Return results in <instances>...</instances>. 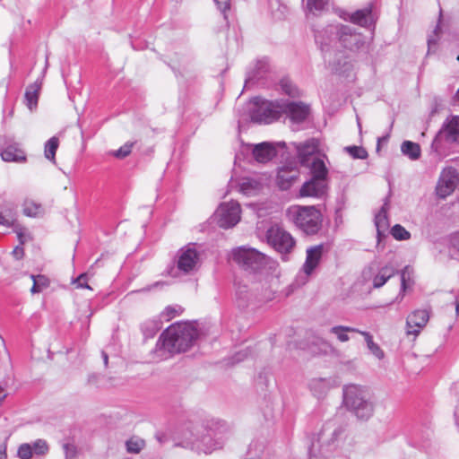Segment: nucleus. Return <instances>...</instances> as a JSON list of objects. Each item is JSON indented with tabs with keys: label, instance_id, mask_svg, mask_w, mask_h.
<instances>
[{
	"label": "nucleus",
	"instance_id": "obj_53",
	"mask_svg": "<svg viewBox=\"0 0 459 459\" xmlns=\"http://www.w3.org/2000/svg\"><path fill=\"white\" fill-rule=\"evenodd\" d=\"M326 168L324 159H321L320 143L317 139V178H319V169Z\"/></svg>",
	"mask_w": 459,
	"mask_h": 459
},
{
	"label": "nucleus",
	"instance_id": "obj_62",
	"mask_svg": "<svg viewBox=\"0 0 459 459\" xmlns=\"http://www.w3.org/2000/svg\"><path fill=\"white\" fill-rule=\"evenodd\" d=\"M6 458V453H5V446H0V459H5Z\"/></svg>",
	"mask_w": 459,
	"mask_h": 459
},
{
	"label": "nucleus",
	"instance_id": "obj_15",
	"mask_svg": "<svg viewBox=\"0 0 459 459\" xmlns=\"http://www.w3.org/2000/svg\"><path fill=\"white\" fill-rule=\"evenodd\" d=\"M199 264V255L193 247H186L178 251V268L189 273L197 269Z\"/></svg>",
	"mask_w": 459,
	"mask_h": 459
},
{
	"label": "nucleus",
	"instance_id": "obj_12",
	"mask_svg": "<svg viewBox=\"0 0 459 459\" xmlns=\"http://www.w3.org/2000/svg\"><path fill=\"white\" fill-rule=\"evenodd\" d=\"M339 16L342 20L362 28L372 30L376 28L377 21L374 17L371 4L362 9H358L353 13L341 11Z\"/></svg>",
	"mask_w": 459,
	"mask_h": 459
},
{
	"label": "nucleus",
	"instance_id": "obj_25",
	"mask_svg": "<svg viewBox=\"0 0 459 459\" xmlns=\"http://www.w3.org/2000/svg\"><path fill=\"white\" fill-rule=\"evenodd\" d=\"M41 88V83L39 82H35L32 84H30L25 91V103L29 109L32 110L38 105L39 100V92Z\"/></svg>",
	"mask_w": 459,
	"mask_h": 459
},
{
	"label": "nucleus",
	"instance_id": "obj_7",
	"mask_svg": "<svg viewBox=\"0 0 459 459\" xmlns=\"http://www.w3.org/2000/svg\"><path fill=\"white\" fill-rule=\"evenodd\" d=\"M287 215L306 234L316 233L315 206L293 205L287 210Z\"/></svg>",
	"mask_w": 459,
	"mask_h": 459
},
{
	"label": "nucleus",
	"instance_id": "obj_36",
	"mask_svg": "<svg viewBox=\"0 0 459 459\" xmlns=\"http://www.w3.org/2000/svg\"><path fill=\"white\" fill-rule=\"evenodd\" d=\"M347 152L355 160H366L368 157L367 150L363 146L350 145L344 148Z\"/></svg>",
	"mask_w": 459,
	"mask_h": 459
},
{
	"label": "nucleus",
	"instance_id": "obj_63",
	"mask_svg": "<svg viewBox=\"0 0 459 459\" xmlns=\"http://www.w3.org/2000/svg\"><path fill=\"white\" fill-rule=\"evenodd\" d=\"M437 110H438V104L436 101L435 104L433 105V107L431 108L430 116H433L435 113L437 112Z\"/></svg>",
	"mask_w": 459,
	"mask_h": 459
},
{
	"label": "nucleus",
	"instance_id": "obj_61",
	"mask_svg": "<svg viewBox=\"0 0 459 459\" xmlns=\"http://www.w3.org/2000/svg\"><path fill=\"white\" fill-rule=\"evenodd\" d=\"M404 294L405 292H402V290H400L398 295L395 297L394 302H400L401 300H403V299L404 298Z\"/></svg>",
	"mask_w": 459,
	"mask_h": 459
},
{
	"label": "nucleus",
	"instance_id": "obj_35",
	"mask_svg": "<svg viewBox=\"0 0 459 459\" xmlns=\"http://www.w3.org/2000/svg\"><path fill=\"white\" fill-rule=\"evenodd\" d=\"M23 213L29 217H36L42 214L43 210L39 204L31 200H26L23 203Z\"/></svg>",
	"mask_w": 459,
	"mask_h": 459
},
{
	"label": "nucleus",
	"instance_id": "obj_3",
	"mask_svg": "<svg viewBox=\"0 0 459 459\" xmlns=\"http://www.w3.org/2000/svg\"><path fill=\"white\" fill-rule=\"evenodd\" d=\"M453 144H459V116L451 115L443 122L430 144V152L436 158L446 157Z\"/></svg>",
	"mask_w": 459,
	"mask_h": 459
},
{
	"label": "nucleus",
	"instance_id": "obj_17",
	"mask_svg": "<svg viewBox=\"0 0 459 459\" xmlns=\"http://www.w3.org/2000/svg\"><path fill=\"white\" fill-rule=\"evenodd\" d=\"M429 321V313L425 309H416L406 318V333L418 335Z\"/></svg>",
	"mask_w": 459,
	"mask_h": 459
},
{
	"label": "nucleus",
	"instance_id": "obj_45",
	"mask_svg": "<svg viewBox=\"0 0 459 459\" xmlns=\"http://www.w3.org/2000/svg\"><path fill=\"white\" fill-rule=\"evenodd\" d=\"M440 30V26L437 23L436 25V28L433 31L434 35H431L428 39V54L434 53L437 50V42H438V37L437 32Z\"/></svg>",
	"mask_w": 459,
	"mask_h": 459
},
{
	"label": "nucleus",
	"instance_id": "obj_27",
	"mask_svg": "<svg viewBox=\"0 0 459 459\" xmlns=\"http://www.w3.org/2000/svg\"><path fill=\"white\" fill-rule=\"evenodd\" d=\"M374 224L377 230L387 231L389 229V220L387 215V203L385 202L379 212L375 215Z\"/></svg>",
	"mask_w": 459,
	"mask_h": 459
},
{
	"label": "nucleus",
	"instance_id": "obj_31",
	"mask_svg": "<svg viewBox=\"0 0 459 459\" xmlns=\"http://www.w3.org/2000/svg\"><path fill=\"white\" fill-rule=\"evenodd\" d=\"M310 179L306 181L299 190L301 197L316 195V170H310Z\"/></svg>",
	"mask_w": 459,
	"mask_h": 459
},
{
	"label": "nucleus",
	"instance_id": "obj_24",
	"mask_svg": "<svg viewBox=\"0 0 459 459\" xmlns=\"http://www.w3.org/2000/svg\"><path fill=\"white\" fill-rule=\"evenodd\" d=\"M401 152L411 160H417L421 156L420 145L410 140H404L401 143Z\"/></svg>",
	"mask_w": 459,
	"mask_h": 459
},
{
	"label": "nucleus",
	"instance_id": "obj_2",
	"mask_svg": "<svg viewBox=\"0 0 459 459\" xmlns=\"http://www.w3.org/2000/svg\"><path fill=\"white\" fill-rule=\"evenodd\" d=\"M342 404L359 420H368L374 411L367 389L359 385L348 384L342 387Z\"/></svg>",
	"mask_w": 459,
	"mask_h": 459
},
{
	"label": "nucleus",
	"instance_id": "obj_20",
	"mask_svg": "<svg viewBox=\"0 0 459 459\" xmlns=\"http://www.w3.org/2000/svg\"><path fill=\"white\" fill-rule=\"evenodd\" d=\"M253 157L257 162L265 163L271 160L277 153L275 146L267 142L254 145Z\"/></svg>",
	"mask_w": 459,
	"mask_h": 459
},
{
	"label": "nucleus",
	"instance_id": "obj_28",
	"mask_svg": "<svg viewBox=\"0 0 459 459\" xmlns=\"http://www.w3.org/2000/svg\"><path fill=\"white\" fill-rule=\"evenodd\" d=\"M161 328L160 319H147L141 324V329L146 337H152Z\"/></svg>",
	"mask_w": 459,
	"mask_h": 459
},
{
	"label": "nucleus",
	"instance_id": "obj_58",
	"mask_svg": "<svg viewBox=\"0 0 459 459\" xmlns=\"http://www.w3.org/2000/svg\"><path fill=\"white\" fill-rule=\"evenodd\" d=\"M328 4L329 0H317V12L325 10Z\"/></svg>",
	"mask_w": 459,
	"mask_h": 459
},
{
	"label": "nucleus",
	"instance_id": "obj_49",
	"mask_svg": "<svg viewBox=\"0 0 459 459\" xmlns=\"http://www.w3.org/2000/svg\"><path fill=\"white\" fill-rule=\"evenodd\" d=\"M217 8L222 13L224 19L227 20L228 14L227 12L230 7V0H213Z\"/></svg>",
	"mask_w": 459,
	"mask_h": 459
},
{
	"label": "nucleus",
	"instance_id": "obj_46",
	"mask_svg": "<svg viewBox=\"0 0 459 459\" xmlns=\"http://www.w3.org/2000/svg\"><path fill=\"white\" fill-rule=\"evenodd\" d=\"M134 146V143H126L123 146H121L118 150L113 152V155L118 159H124L127 157Z\"/></svg>",
	"mask_w": 459,
	"mask_h": 459
},
{
	"label": "nucleus",
	"instance_id": "obj_38",
	"mask_svg": "<svg viewBox=\"0 0 459 459\" xmlns=\"http://www.w3.org/2000/svg\"><path fill=\"white\" fill-rule=\"evenodd\" d=\"M237 301L239 307H246L252 297L246 285H239L236 290Z\"/></svg>",
	"mask_w": 459,
	"mask_h": 459
},
{
	"label": "nucleus",
	"instance_id": "obj_18",
	"mask_svg": "<svg viewBox=\"0 0 459 459\" xmlns=\"http://www.w3.org/2000/svg\"><path fill=\"white\" fill-rule=\"evenodd\" d=\"M48 451V446L43 439H37L33 443H23L19 446L17 456L20 459H30L34 455H43Z\"/></svg>",
	"mask_w": 459,
	"mask_h": 459
},
{
	"label": "nucleus",
	"instance_id": "obj_57",
	"mask_svg": "<svg viewBox=\"0 0 459 459\" xmlns=\"http://www.w3.org/2000/svg\"><path fill=\"white\" fill-rule=\"evenodd\" d=\"M273 299H274V291H273L272 290L266 289L264 290V293L263 294L262 299L264 301H270V300H273Z\"/></svg>",
	"mask_w": 459,
	"mask_h": 459
},
{
	"label": "nucleus",
	"instance_id": "obj_21",
	"mask_svg": "<svg viewBox=\"0 0 459 459\" xmlns=\"http://www.w3.org/2000/svg\"><path fill=\"white\" fill-rule=\"evenodd\" d=\"M14 203L4 201L0 210V224L6 227H13L16 221L17 211Z\"/></svg>",
	"mask_w": 459,
	"mask_h": 459
},
{
	"label": "nucleus",
	"instance_id": "obj_29",
	"mask_svg": "<svg viewBox=\"0 0 459 459\" xmlns=\"http://www.w3.org/2000/svg\"><path fill=\"white\" fill-rule=\"evenodd\" d=\"M330 333L334 334L340 342H345L350 340L348 333H359V330L351 326L334 325L330 329Z\"/></svg>",
	"mask_w": 459,
	"mask_h": 459
},
{
	"label": "nucleus",
	"instance_id": "obj_8",
	"mask_svg": "<svg viewBox=\"0 0 459 459\" xmlns=\"http://www.w3.org/2000/svg\"><path fill=\"white\" fill-rule=\"evenodd\" d=\"M232 257L235 262L243 266L246 270H258L264 267L268 257L255 248L240 247L233 250Z\"/></svg>",
	"mask_w": 459,
	"mask_h": 459
},
{
	"label": "nucleus",
	"instance_id": "obj_59",
	"mask_svg": "<svg viewBox=\"0 0 459 459\" xmlns=\"http://www.w3.org/2000/svg\"><path fill=\"white\" fill-rule=\"evenodd\" d=\"M451 242L453 247L459 251V230L453 235Z\"/></svg>",
	"mask_w": 459,
	"mask_h": 459
},
{
	"label": "nucleus",
	"instance_id": "obj_30",
	"mask_svg": "<svg viewBox=\"0 0 459 459\" xmlns=\"http://www.w3.org/2000/svg\"><path fill=\"white\" fill-rule=\"evenodd\" d=\"M359 333L364 335L367 346L371 353L378 359H382L385 357V352L380 346L374 342L373 336L368 332L365 331H359Z\"/></svg>",
	"mask_w": 459,
	"mask_h": 459
},
{
	"label": "nucleus",
	"instance_id": "obj_48",
	"mask_svg": "<svg viewBox=\"0 0 459 459\" xmlns=\"http://www.w3.org/2000/svg\"><path fill=\"white\" fill-rule=\"evenodd\" d=\"M326 212V207L324 204L323 207L320 204H317V238L321 235V228L323 226L324 221H325V215L324 212Z\"/></svg>",
	"mask_w": 459,
	"mask_h": 459
},
{
	"label": "nucleus",
	"instance_id": "obj_6",
	"mask_svg": "<svg viewBox=\"0 0 459 459\" xmlns=\"http://www.w3.org/2000/svg\"><path fill=\"white\" fill-rule=\"evenodd\" d=\"M230 432V428L226 421L217 420L212 422L207 436H204L201 444L196 448L202 449L204 453H211L214 449L221 448Z\"/></svg>",
	"mask_w": 459,
	"mask_h": 459
},
{
	"label": "nucleus",
	"instance_id": "obj_44",
	"mask_svg": "<svg viewBox=\"0 0 459 459\" xmlns=\"http://www.w3.org/2000/svg\"><path fill=\"white\" fill-rule=\"evenodd\" d=\"M407 267L399 271L397 274H400L401 280V288L402 292H406L408 290L411 288L413 281L410 278V274L406 271Z\"/></svg>",
	"mask_w": 459,
	"mask_h": 459
},
{
	"label": "nucleus",
	"instance_id": "obj_47",
	"mask_svg": "<svg viewBox=\"0 0 459 459\" xmlns=\"http://www.w3.org/2000/svg\"><path fill=\"white\" fill-rule=\"evenodd\" d=\"M333 244V238H327L326 242L317 243V267L321 260V256L324 252L328 251Z\"/></svg>",
	"mask_w": 459,
	"mask_h": 459
},
{
	"label": "nucleus",
	"instance_id": "obj_10",
	"mask_svg": "<svg viewBox=\"0 0 459 459\" xmlns=\"http://www.w3.org/2000/svg\"><path fill=\"white\" fill-rule=\"evenodd\" d=\"M240 212L238 203L234 201L223 203L214 212V220L221 228H232L240 221Z\"/></svg>",
	"mask_w": 459,
	"mask_h": 459
},
{
	"label": "nucleus",
	"instance_id": "obj_11",
	"mask_svg": "<svg viewBox=\"0 0 459 459\" xmlns=\"http://www.w3.org/2000/svg\"><path fill=\"white\" fill-rule=\"evenodd\" d=\"M266 238L269 245L284 254L290 253L295 245L291 235L279 225H273L268 229Z\"/></svg>",
	"mask_w": 459,
	"mask_h": 459
},
{
	"label": "nucleus",
	"instance_id": "obj_34",
	"mask_svg": "<svg viewBox=\"0 0 459 459\" xmlns=\"http://www.w3.org/2000/svg\"><path fill=\"white\" fill-rule=\"evenodd\" d=\"M59 145L58 138L56 136L51 137L45 143L44 154L46 159L55 162L56 160V152Z\"/></svg>",
	"mask_w": 459,
	"mask_h": 459
},
{
	"label": "nucleus",
	"instance_id": "obj_54",
	"mask_svg": "<svg viewBox=\"0 0 459 459\" xmlns=\"http://www.w3.org/2000/svg\"><path fill=\"white\" fill-rule=\"evenodd\" d=\"M15 259L20 260L24 255V250L21 246H17L12 252Z\"/></svg>",
	"mask_w": 459,
	"mask_h": 459
},
{
	"label": "nucleus",
	"instance_id": "obj_55",
	"mask_svg": "<svg viewBox=\"0 0 459 459\" xmlns=\"http://www.w3.org/2000/svg\"><path fill=\"white\" fill-rule=\"evenodd\" d=\"M328 168H321L319 169V181H327L328 179Z\"/></svg>",
	"mask_w": 459,
	"mask_h": 459
},
{
	"label": "nucleus",
	"instance_id": "obj_26",
	"mask_svg": "<svg viewBox=\"0 0 459 459\" xmlns=\"http://www.w3.org/2000/svg\"><path fill=\"white\" fill-rule=\"evenodd\" d=\"M261 186L262 183L254 178H244L239 184L240 191L247 195L255 194Z\"/></svg>",
	"mask_w": 459,
	"mask_h": 459
},
{
	"label": "nucleus",
	"instance_id": "obj_50",
	"mask_svg": "<svg viewBox=\"0 0 459 459\" xmlns=\"http://www.w3.org/2000/svg\"><path fill=\"white\" fill-rule=\"evenodd\" d=\"M329 190L326 181L317 180V199H325Z\"/></svg>",
	"mask_w": 459,
	"mask_h": 459
},
{
	"label": "nucleus",
	"instance_id": "obj_52",
	"mask_svg": "<svg viewBox=\"0 0 459 459\" xmlns=\"http://www.w3.org/2000/svg\"><path fill=\"white\" fill-rule=\"evenodd\" d=\"M31 278L33 280V286L30 289L31 293L40 292L41 288L39 285V281L44 280V276L43 275H38V276L31 275Z\"/></svg>",
	"mask_w": 459,
	"mask_h": 459
},
{
	"label": "nucleus",
	"instance_id": "obj_9",
	"mask_svg": "<svg viewBox=\"0 0 459 459\" xmlns=\"http://www.w3.org/2000/svg\"><path fill=\"white\" fill-rule=\"evenodd\" d=\"M325 32L333 36L341 45L349 50L358 49L361 44L360 36L355 33L354 30L348 25H328Z\"/></svg>",
	"mask_w": 459,
	"mask_h": 459
},
{
	"label": "nucleus",
	"instance_id": "obj_51",
	"mask_svg": "<svg viewBox=\"0 0 459 459\" xmlns=\"http://www.w3.org/2000/svg\"><path fill=\"white\" fill-rule=\"evenodd\" d=\"M74 283L76 284L77 288H86L91 290V288L87 283L86 273H82L77 279L74 281Z\"/></svg>",
	"mask_w": 459,
	"mask_h": 459
},
{
	"label": "nucleus",
	"instance_id": "obj_4",
	"mask_svg": "<svg viewBox=\"0 0 459 459\" xmlns=\"http://www.w3.org/2000/svg\"><path fill=\"white\" fill-rule=\"evenodd\" d=\"M398 273L399 270L392 263L385 264L374 259L363 268L361 279L363 282L371 281L374 289H379Z\"/></svg>",
	"mask_w": 459,
	"mask_h": 459
},
{
	"label": "nucleus",
	"instance_id": "obj_5",
	"mask_svg": "<svg viewBox=\"0 0 459 459\" xmlns=\"http://www.w3.org/2000/svg\"><path fill=\"white\" fill-rule=\"evenodd\" d=\"M281 104L282 100L269 101L259 97L254 98L249 103L251 120L256 123H272L281 114Z\"/></svg>",
	"mask_w": 459,
	"mask_h": 459
},
{
	"label": "nucleus",
	"instance_id": "obj_37",
	"mask_svg": "<svg viewBox=\"0 0 459 459\" xmlns=\"http://www.w3.org/2000/svg\"><path fill=\"white\" fill-rule=\"evenodd\" d=\"M126 446L128 453L138 454L145 446V442L138 437H133L126 441Z\"/></svg>",
	"mask_w": 459,
	"mask_h": 459
},
{
	"label": "nucleus",
	"instance_id": "obj_56",
	"mask_svg": "<svg viewBox=\"0 0 459 459\" xmlns=\"http://www.w3.org/2000/svg\"><path fill=\"white\" fill-rule=\"evenodd\" d=\"M387 237V231L377 230V246L381 244V242Z\"/></svg>",
	"mask_w": 459,
	"mask_h": 459
},
{
	"label": "nucleus",
	"instance_id": "obj_43",
	"mask_svg": "<svg viewBox=\"0 0 459 459\" xmlns=\"http://www.w3.org/2000/svg\"><path fill=\"white\" fill-rule=\"evenodd\" d=\"M281 87L285 94L292 98L299 96V90L289 80H281Z\"/></svg>",
	"mask_w": 459,
	"mask_h": 459
},
{
	"label": "nucleus",
	"instance_id": "obj_23",
	"mask_svg": "<svg viewBox=\"0 0 459 459\" xmlns=\"http://www.w3.org/2000/svg\"><path fill=\"white\" fill-rule=\"evenodd\" d=\"M1 157L3 160L7 162H24L26 156L24 152L18 148L16 145L7 146L2 152Z\"/></svg>",
	"mask_w": 459,
	"mask_h": 459
},
{
	"label": "nucleus",
	"instance_id": "obj_22",
	"mask_svg": "<svg viewBox=\"0 0 459 459\" xmlns=\"http://www.w3.org/2000/svg\"><path fill=\"white\" fill-rule=\"evenodd\" d=\"M316 268V246L310 247L307 250V259L303 267L299 274V279L305 282L308 276Z\"/></svg>",
	"mask_w": 459,
	"mask_h": 459
},
{
	"label": "nucleus",
	"instance_id": "obj_1",
	"mask_svg": "<svg viewBox=\"0 0 459 459\" xmlns=\"http://www.w3.org/2000/svg\"><path fill=\"white\" fill-rule=\"evenodd\" d=\"M197 335V330L191 324L178 323L162 333L156 347L170 354L184 352L193 345Z\"/></svg>",
	"mask_w": 459,
	"mask_h": 459
},
{
	"label": "nucleus",
	"instance_id": "obj_60",
	"mask_svg": "<svg viewBox=\"0 0 459 459\" xmlns=\"http://www.w3.org/2000/svg\"><path fill=\"white\" fill-rule=\"evenodd\" d=\"M17 235L21 245H22L26 241L27 236L22 232H17Z\"/></svg>",
	"mask_w": 459,
	"mask_h": 459
},
{
	"label": "nucleus",
	"instance_id": "obj_33",
	"mask_svg": "<svg viewBox=\"0 0 459 459\" xmlns=\"http://www.w3.org/2000/svg\"><path fill=\"white\" fill-rule=\"evenodd\" d=\"M302 7L307 24L313 29L316 16V0H302Z\"/></svg>",
	"mask_w": 459,
	"mask_h": 459
},
{
	"label": "nucleus",
	"instance_id": "obj_40",
	"mask_svg": "<svg viewBox=\"0 0 459 459\" xmlns=\"http://www.w3.org/2000/svg\"><path fill=\"white\" fill-rule=\"evenodd\" d=\"M391 235L396 240H408L411 238V233L401 224H395L391 228Z\"/></svg>",
	"mask_w": 459,
	"mask_h": 459
},
{
	"label": "nucleus",
	"instance_id": "obj_39",
	"mask_svg": "<svg viewBox=\"0 0 459 459\" xmlns=\"http://www.w3.org/2000/svg\"><path fill=\"white\" fill-rule=\"evenodd\" d=\"M183 311H184V308L179 305L168 306L161 312L160 317H161V319L169 321V320L175 318L176 316H180L183 313Z\"/></svg>",
	"mask_w": 459,
	"mask_h": 459
},
{
	"label": "nucleus",
	"instance_id": "obj_41",
	"mask_svg": "<svg viewBox=\"0 0 459 459\" xmlns=\"http://www.w3.org/2000/svg\"><path fill=\"white\" fill-rule=\"evenodd\" d=\"M335 348L329 342L317 337V356L333 354Z\"/></svg>",
	"mask_w": 459,
	"mask_h": 459
},
{
	"label": "nucleus",
	"instance_id": "obj_64",
	"mask_svg": "<svg viewBox=\"0 0 459 459\" xmlns=\"http://www.w3.org/2000/svg\"><path fill=\"white\" fill-rule=\"evenodd\" d=\"M39 285L41 288V290L48 285V280L44 276V280L39 281Z\"/></svg>",
	"mask_w": 459,
	"mask_h": 459
},
{
	"label": "nucleus",
	"instance_id": "obj_19",
	"mask_svg": "<svg viewBox=\"0 0 459 459\" xmlns=\"http://www.w3.org/2000/svg\"><path fill=\"white\" fill-rule=\"evenodd\" d=\"M299 170L293 163H289L279 168L276 177L278 186L281 190L289 189L298 178Z\"/></svg>",
	"mask_w": 459,
	"mask_h": 459
},
{
	"label": "nucleus",
	"instance_id": "obj_32",
	"mask_svg": "<svg viewBox=\"0 0 459 459\" xmlns=\"http://www.w3.org/2000/svg\"><path fill=\"white\" fill-rule=\"evenodd\" d=\"M316 335L313 330H308L301 334H299V339L296 341V347L300 350H307L310 345L314 344Z\"/></svg>",
	"mask_w": 459,
	"mask_h": 459
},
{
	"label": "nucleus",
	"instance_id": "obj_16",
	"mask_svg": "<svg viewBox=\"0 0 459 459\" xmlns=\"http://www.w3.org/2000/svg\"><path fill=\"white\" fill-rule=\"evenodd\" d=\"M458 174L455 169L450 168L447 171L443 170L437 186V194L441 198L451 195L456 186Z\"/></svg>",
	"mask_w": 459,
	"mask_h": 459
},
{
	"label": "nucleus",
	"instance_id": "obj_14",
	"mask_svg": "<svg viewBox=\"0 0 459 459\" xmlns=\"http://www.w3.org/2000/svg\"><path fill=\"white\" fill-rule=\"evenodd\" d=\"M281 113L286 114L292 123L299 124L307 118L310 113V108L301 101L282 100Z\"/></svg>",
	"mask_w": 459,
	"mask_h": 459
},
{
	"label": "nucleus",
	"instance_id": "obj_13",
	"mask_svg": "<svg viewBox=\"0 0 459 459\" xmlns=\"http://www.w3.org/2000/svg\"><path fill=\"white\" fill-rule=\"evenodd\" d=\"M297 158L302 167L316 170V140L307 139L303 142L293 143Z\"/></svg>",
	"mask_w": 459,
	"mask_h": 459
},
{
	"label": "nucleus",
	"instance_id": "obj_42",
	"mask_svg": "<svg viewBox=\"0 0 459 459\" xmlns=\"http://www.w3.org/2000/svg\"><path fill=\"white\" fill-rule=\"evenodd\" d=\"M345 200L344 195H341L336 199V205L334 207V222L335 228H337L342 222V211L344 208Z\"/></svg>",
	"mask_w": 459,
	"mask_h": 459
}]
</instances>
